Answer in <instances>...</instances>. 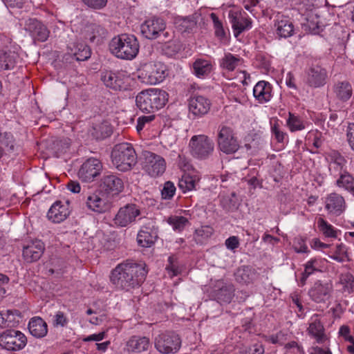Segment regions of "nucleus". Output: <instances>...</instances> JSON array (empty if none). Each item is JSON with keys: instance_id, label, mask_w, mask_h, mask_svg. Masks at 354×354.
<instances>
[{"instance_id": "obj_24", "label": "nucleus", "mask_w": 354, "mask_h": 354, "mask_svg": "<svg viewBox=\"0 0 354 354\" xmlns=\"http://www.w3.org/2000/svg\"><path fill=\"white\" fill-rule=\"evenodd\" d=\"M69 205L68 201H55L48 209L47 218L56 223L64 221L70 214Z\"/></svg>"}, {"instance_id": "obj_32", "label": "nucleus", "mask_w": 354, "mask_h": 354, "mask_svg": "<svg viewBox=\"0 0 354 354\" xmlns=\"http://www.w3.org/2000/svg\"><path fill=\"white\" fill-rule=\"evenodd\" d=\"M335 98L341 102H348L353 95V87L348 80L337 81L332 88Z\"/></svg>"}, {"instance_id": "obj_1", "label": "nucleus", "mask_w": 354, "mask_h": 354, "mask_svg": "<svg viewBox=\"0 0 354 354\" xmlns=\"http://www.w3.org/2000/svg\"><path fill=\"white\" fill-rule=\"evenodd\" d=\"M147 272L145 264L127 260L111 270L110 281L117 290L127 292L140 287L145 281Z\"/></svg>"}, {"instance_id": "obj_41", "label": "nucleus", "mask_w": 354, "mask_h": 354, "mask_svg": "<svg viewBox=\"0 0 354 354\" xmlns=\"http://www.w3.org/2000/svg\"><path fill=\"white\" fill-rule=\"evenodd\" d=\"M270 131L272 136L278 143L284 144L288 141V136L281 126V122L276 119L270 121Z\"/></svg>"}, {"instance_id": "obj_20", "label": "nucleus", "mask_w": 354, "mask_h": 354, "mask_svg": "<svg viewBox=\"0 0 354 354\" xmlns=\"http://www.w3.org/2000/svg\"><path fill=\"white\" fill-rule=\"evenodd\" d=\"M228 18L235 37H238L243 32L252 28L251 19L248 16H243L241 12L230 10Z\"/></svg>"}, {"instance_id": "obj_8", "label": "nucleus", "mask_w": 354, "mask_h": 354, "mask_svg": "<svg viewBox=\"0 0 354 354\" xmlns=\"http://www.w3.org/2000/svg\"><path fill=\"white\" fill-rule=\"evenodd\" d=\"M154 346L162 354L176 353L181 347V339L178 335L171 331L160 333L154 338Z\"/></svg>"}, {"instance_id": "obj_4", "label": "nucleus", "mask_w": 354, "mask_h": 354, "mask_svg": "<svg viewBox=\"0 0 354 354\" xmlns=\"http://www.w3.org/2000/svg\"><path fill=\"white\" fill-rule=\"evenodd\" d=\"M111 158L113 166L121 172L131 171L138 162L136 150L133 145L128 142L115 145Z\"/></svg>"}, {"instance_id": "obj_37", "label": "nucleus", "mask_w": 354, "mask_h": 354, "mask_svg": "<svg viewBox=\"0 0 354 354\" xmlns=\"http://www.w3.org/2000/svg\"><path fill=\"white\" fill-rule=\"evenodd\" d=\"M243 59L239 55L225 53L223 57L219 59V66L224 71L232 72L237 67L243 65Z\"/></svg>"}, {"instance_id": "obj_26", "label": "nucleus", "mask_w": 354, "mask_h": 354, "mask_svg": "<svg viewBox=\"0 0 354 354\" xmlns=\"http://www.w3.org/2000/svg\"><path fill=\"white\" fill-rule=\"evenodd\" d=\"M124 75L120 71L113 72L107 71L102 74V80L106 87L113 91H122L125 89Z\"/></svg>"}, {"instance_id": "obj_18", "label": "nucleus", "mask_w": 354, "mask_h": 354, "mask_svg": "<svg viewBox=\"0 0 354 354\" xmlns=\"http://www.w3.org/2000/svg\"><path fill=\"white\" fill-rule=\"evenodd\" d=\"M308 335L315 339L316 343L322 344L329 342V338L325 333V328L321 321L320 315L314 314L309 321V326L307 328Z\"/></svg>"}, {"instance_id": "obj_47", "label": "nucleus", "mask_w": 354, "mask_h": 354, "mask_svg": "<svg viewBox=\"0 0 354 354\" xmlns=\"http://www.w3.org/2000/svg\"><path fill=\"white\" fill-rule=\"evenodd\" d=\"M286 124L291 132L304 130L306 128L304 122L298 115L289 112Z\"/></svg>"}, {"instance_id": "obj_54", "label": "nucleus", "mask_w": 354, "mask_h": 354, "mask_svg": "<svg viewBox=\"0 0 354 354\" xmlns=\"http://www.w3.org/2000/svg\"><path fill=\"white\" fill-rule=\"evenodd\" d=\"M256 61L259 68L265 71H269L271 67L270 57L263 53H260L256 56Z\"/></svg>"}, {"instance_id": "obj_50", "label": "nucleus", "mask_w": 354, "mask_h": 354, "mask_svg": "<svg viewBox=\"0 0 354 354\" xmlns=\"http://www.w3.org/2000/svg\"><path fill=\"white\" fill-rule=\"evenodd\" d=\"M222 207L226 211H232L237 207L238 200L235 192H232L230 196H225L221 201Z\"/></svg>"}, {"instance_id": "obj_33", "label": "nucleus", "mask_w": 354, "mask_h": 354, "mask_svg": "<svg viewBox=\"0 0 354 354\" xmlns=\"http://www.w3.org/2000/svg\"><path fill=\"white\" fill-rule=\"evenodd\" d=\"M67 53L77 61H85L91 55L90 47L83 42H71L67 46Z\"/></svg>"}, {"instance_id": "obj_25", "label": "nucleus", "mask_w": 354, "mask_h": 354, "mask_svg": "<svg viewBox=\"0 0 354 354\" xmlns=\"http://www.w3.org/2000/svg\"><path fill=\"white\" fill-rule=\"evenodd\" d=\"M101 194V191L92 193L87 196L86 201L87 208L98 214L105 213L111 207V202L106 198L102 197Z\"/></svg>"}, {"instance_id": "obj_57", "label": "nucleus", "mask_w": 354, "mask_h": 354, "mask_svg": "<svg viewBox=\"0 0 354 354\" xmlns=\"http://www.w3.org/2000/svg\"><path fill=\"white\" fill-rule=\"evenodd\" d=\"M69 319L67 315L62 311H57L55 313L53 319V324L54 326H61L62 328L67 326Z\"/></svg>"}, {"instance_id": "obj_36", "label": "nucleus", "mask_w": 354, "mask_h": 354, "mask_svg": "<svg viewBox=\"0 0 354 354\" xmlns=\"http://www.w3.org/2000/svg\"><path fill=\"white\" fill-rule=\"evenodd\" d=\"M192 70L196 77L203 79L212 73L213 65L210 60L197 58L192 64Z\"/></svg>"}, {"instance_id": "obj_19", "label": "nucleus", "mask_w": 354, "mask_h": 354, "mask_svg": "<svg viewBox=\"0 0 354 354\" xmlns=\"http://www.w3.org/2000/svg\"><path fill=\"white\" fill-rule=\"evenodd\" d=\"M24 28L31 37L41 42L46 41L50 34L47 27L35 18H29L24 21Z\"/></svg>"}, {"instance_id": "obj_12", "label": "nucleus", "mask_w": 354, "mask_h": 354, "mask_svg": "<svg viewBox=\"0 0 354 354\" xmlns=\"http://www.w3.org/2000/svg\"><path fill=\"white\" fill-rule=\"evenodd\" d=\"M102 170V164L100 160L94 158H88L81 165L77 176L86 183L92 182L98 176Z\"/></svg>"}, {"instance_id": "obj_40", "label": "nucleus", "mask_w": 354, "mask_h": 354, "mask_svg": "<svg viewBox=\"0 0 354 354\" xmlns=\"http://www.w3.org/2000/svg\"><path fill=\"white\" fill-rule=\"evenodd\" d=\"M107 35V30L102 26L97 24H91L87 26L86 38L91 42L100 41V39L105 37Z\"/></svg>"}, {"instance_id": "obj_21", "label": "nucleus", "mask_w": 354, "mask_h": 354, "mask_svg": "<svg viewBox=\"0 0 354 354\" xmlns=\"http://www.w3.org/2000/svg\"><path fill=\"white\" fill-rule=\"evenodd\" d=\"M45 250V245L41 240L35 239L23 246L22 257L26 263L38 261Z\"/></svg>"}, {"instance_id": "obj_17", "label": "nucleus", "mask_w": 354, "mask_h": 354, "mask_svg": "<svg viewBox=\"0 0 354 354\" xmlns=\"http://www.w3.org/2000/svg\"><path fill=\"white\" fill-rule=\"evenodd\" d=\"M144 169L150 176H159L165 171V160L159 155L148 152L145 156Z\"/></svg>"}, {"instance_id": "obj_28", "label": "nucleus", "mask_w": 354, "mask_h": 354, "mask_svg": "<svg viewBox=\"0 0 354 354\" xmlns=\"http://www.w3.org/2000/svg\"><path fill=\"white\" fill-rule=\"evenodd\" d=\"M158 227L143 226L137 235V242L140 246L150 248L156 243L158 239Z\"/></svg>"}, {"instance_id": "obj_31", "label": "nucleus", "mask_w": 354, "mask_h": 354, "mask_svg": "<svg viewBox=\"0 0 354 354\" xmlns=\"http://www.w3.org/2000/svg\"><path fill=\"white\" fill-rule=\"evenodd\" d=\"M253 95L260 104L267 103L272 97V86L264 80L258 82L253 88Z\"/></svg>"}, {"instance_id": "obj_56", "label": "nucleus", "mask_w": 354, "mask_h": 354, "mask_svg": "<svg viewBox=\"0 0 354 354\" xmlns=\"http://www.w3.org/2000/svg\"><path fill=\"white\" fill-rule=\"evenodd\" d=\"M265 348L261 343H255L240 351V354H264Z\"/></svg>"}, {"instance_id": "obj_7", "label": "nucleus", "mask_w": 354, "mask_h": 354, "mask_svg": "<svg viewBox=\"0 0 354 354\" xmlns=\"http://www.w3.org/2000/svg\"><path fill=\"white\" fill-rule=\"evenodd\" d=\"M216 141L219 150L227 155L236 153L240 148L239 140L234 129L225 124L218 126Z\"/></svg>"}, {"instance_id": "obj_64", "label": "nucleus", "mask_w": 354, "mask_h": 354, "mask_svg": "<svg viewBox=\"0 0 354 354\" xmlns=\"http://www.w3.org/2000/svg\"><path fill=\"white\" fill-rule=\"evenodd\" d=\"M346 139L351 150L354 151V122L349 123L347 127Z\"/></svg>"}, {"instance_id": "obj_16", "label": "nucleus", "mask_w": 354, "mask_h": 354, "mask_svg": "<svg viewBox=\"0 0 354 354\" xmlns=\"http://www.w3.org/2000/svg\"><path fill=\"white\" fill-rule=\"evenodd\" d=\"M166 28L165 21L159 17L145 20L140 26L142 35L148 39H156L160 37L161 31Z\"/></svg>"}, {"instance_id": "obj_13", "label": "nucleus", "mask_w": 354, "mask_h": 354, "mask_svg": "<svg viewBox=\"0 0 354 354\" xmlns=\"http://www.w3.org/2000/svg\"><path fill=\"white\" fill-rule=\"evenodd\" d=\"M140 215V209L136 204L129 203L121 207L115 214L113 221L119 227H127Z\"/></svg>"}, {"instance_id": "obj_9", "label": "nucleus", "mask_w": 354, "mask_h": 354, "mask_svg": "<svg viewBox=\"0 0 354 354\" xmlns=\"http://www.w3.org/2000/svg\"><path fill=\"white\" fill-rule=\"evenodd\" d=\"M27 338L21 331L7 329L0 334V346L8 351H17L24 348Z\"/></svg>"}, {"instance_id": "obj_52", "label": "nucleus", "mask_w": 354, "mask_h": 354, "mask_svg": "<svg viewBox=\"0 0 354 354\" xmlns=\"http://www.w3.org/2000/svg\"><path fill=\"white\" fill-rule=\"evenodd\" d=\"M1 143L8 151L15 150V139L10 132L1 133Z\"/></svg>"}, {"instance_id": "obj_15", "label": "nucleus", "mask_w": 354, "mask_h": 354, "mask_svg": "<svg viewBox=\"0 0 354 354\" xmlns=\"http://www.w3.org/2000/svg\"><path fill=\"white\" fill-rule=\"evenodd\" d=\"M211 100L207 97L198 94L192 95L188 100V109L195 118H201L210 110Z\"/></svg>"}, {"instance_id": "obj_30", "label": "nucleus", "mask_w": 354, "mask_h": 354, "mask_svg": "<svg viewBox=\"0 0 354 354\" xmlns=\"http://www.w3.org/2000/svg\"><path fill=\"white\" fill-rule=\"evenodd\" d=\"M151 346L150 339L145 336L133 335L126 342L125 348L129 353H140Z\"/></svg>"}, {"instance_id": "obj_61", "label": "nucleus", "mask_w": 354, "mask_h": 354, "mask_svg": "<svg viewBox=\"0 0 354 354\" xmlns=\"http://www.w3.org/2000/svg\"><path fill=\"white\" fill-rule=\"evenodd\" d=\"M286 335H287L282 330H280L276 334L268 337L266 338V341L270 342L272 344H279L283 346L284 344V342L286 339Z\"/></svg>"}, {"instance_id": "obj_58", "label": "nucleus", "mask_w": 354, "mask_h": 354, "mask_svg": "<svg viewBox=\"0 0 354 354\" xmlns=\"http://www.w3.org/2000/svg\"><path fill=\"white\" fill-rule=\"evenodd\" d=\"M176 189V187L172 182H165L163 189L161 191L162 198L165 200L171 199L175 194Z\"/></svg>"}, {"instance_id": "obj_11", "label": "nucleus", "mask_w": 354, "mask_h": 354, "mask_svg": "<svg viewBox=\"0 0 354 354\" xmlns=\"http://www.w3.org/2000/svg\"><path fill=\"white\" fill-rule=\"evenodd\" d=\"M234 288L232 284H227L223 281H217L211 287L209 297L221 304H229L234 297Z\"/></svg>"}, {"instance_id": "obj_59", "label": "nucleus", "mask_w": 354, "mask_h": 354, "mask_svg": "<svg viewBox=\"0 0 354 354\" xmlns=\"http://www.w3.org/2000/svg\"><path fill=\"white\" fill-rule=\"evenodd\" d=\"M320 260L316 258L311 259L304 265V272L310 276L315 272L320 271L319 269Z\"/></svg>"}, {"instance_id": "obj_6", "label": "nucleus", "mask_w": 354, "mask_h": 354, "mask_svg": "<svg viewBox=\"0 0 354 354\" xmlns=\"http://www.w3.org/2000/svg\"><path fill=\"white\" fill-rule=\"evenodd\" d=\"M190 153L196 159L205 160L214 153L215 145L212 138L205 134L193 136L189 143Z\"/></svg>"}, {"instance_id": "obj_43", "label": "nucleus", "mask_w": 354, "mask_h": 354, "mask_svg": "<svg viewBox=\"0 0 354 354\" xmlns=\"http://www.w3.org/2000/svg\"><path fill=\"white\" fill-rule=\"evenodd\" d=\"M335 185L339 188L354 194V177L348 171L338 176Z\"/></svg>"}, {"instance_id": "obj_10", "label": "nucleus", "mask_w": 354, "mask_h": 354, "mask_svg": "<svg viewBox=\"0 0 354 354\" xmlns=\"http://www.w3.org/2000/svg\"><path fill=\"white\" fill-rule=\"evenodd\" d=\"M101 192L107 196H115L123 192L124 185L123 180L116 174L106 173L100 180Z\"/></svg>"}, {"instance_id": "obj_22", "label": "nucleus", "mask_w": 354, "mask_h": 354, "mask_svg": "<svg viewBox=\"0 0 354 354\" xmlns=\"http://www.w3.org/2000/svg\"><path fill=\"white\" fill-rule=\"evenodd\" d=\"M326 70L319 65L311 66L306 72V83L313 88L324 86L327 79Z\"/></svg>"}, {"instance_id": "obj_49", "label": "nucleus", "mask_w": 354, "mask_h": 354, "mask_svg": "<svg viewBox=\"0 0 354 354\" xmlns=\"http://www.w3.org/2000/svg\"><path fill=\"white\" fill-rule=\"evenodd\" d=\"M214 233V230L212 227L205 225L196 230L194 235L195 239L197 243H203L204 241L208 239Z\"/></svg>"}, {"instance_id": "obj_44", "label": "nucleus", "mask_w": 354, "mask_h": 354, "mask_svg": "<svg viewBox=\"0 0 354 354\" xmlns=\"http://www.w3.org/2000/svg\"><path fill=\"white\" fill-rule=\"evenodd\" d=\"M91 133L96 140H103L111 135L112 129L108 122H102L95 124Z\"/></svg>"}, {"instance_id": "obj_14", "label": "nucleus", "mask_w": 354, "mask_h": 354, "mask_svg": "<svg viewBox=\"0 0 354 354\" xmlns=\"http://www.w3.org/2000/svg\"><path fill=\"white\" fill-rule=\"evenodd\" d=\"M325 158L328 162V171L330 176L334 178H337L338 176L347 171V160L338 151H329L326 153Z\"/></svg>"}, {"instance_id": "obj_34", "label": "nucleus", "mask_w": 354, "mask_h": 354, "mask_svg": "<svg viewBox=\"0 0 354 354\" xmlns=\"http://www.w3.org/2000/svg\"><path fill=\"white\" fill-rule=\"evenodd\" d=\"M18 59L17 53L8 46L0 50V71L12 70Z\"/></svg>"}, {"instance_id": "obj_39", "label": "nucleus", "mask_w": 354, "mask_h": 354, "mask_svg": "<svg viewBox=\"0 0 354 354\" xmlns=\"http://www.w3.org/2000/svg\"><path fill=\"white\" fill-rule=\"evenodd\" d=\"M199 181L200 177L198 175L185 174L178 181V187L183 193H185L196 189Z\"/></svg>"}, {"instance_id": "obj_51", "label": "nucleus", "mask_w": 354, "mask_h": 354, "mask_svg": "<svg viewBox=\"0 0 354 354\" xmlns=\"http://www.w3.org/2000/svg\"><path fill=\"white\" fill-rule=\"evenodd\" d=\"M329 257L339 263L344 262L348 258L346 246L343 243L337 245L334 253Z\"/></svg>"}, {"instance_id": "obj_3", "label": "nucleus", "mask_w": 354, "mask_h": 354, "mask_svg": "<svg viewBox=\"0 0 354 354\" xmlns=\"http://www.w3.org/2000/svg\"><path fill=\"white\" fill-rule=\"evenodd\" d=\"M167 100L168 93L156 88L143 90L136 97L137 107L141 111L147 113H153L162 109Z\"/></svg>"}, {"instance_id": "obj_46", "label": "nucleus", "mask_w": 354, "mask_h": 354, "mask_svg": "<svg viewBox=\"0 0 354 354\" xmlns=\"http://www.w3.org/2000/svg\"><path fill=\"white\" fill-rule=\"evenodd\" d=\"M167 223L175 232H181L189 224V220L183 216H171L167 218Z\"/></svg>"}, {"instance_id": "obj_63", "label": "nucleus", "mask_w": 354, "mask_h": 354, "mask_svg": "<svg viewBox=\"0 0 354 354\" xmlns=\"http://www.w3.org/2000/svg\"><path fill=\"white\" fill-rule=\"evenodd\" d=\"M88 8L94 10H100L106 6L108 0H82Z\"/></svg>"}, {"instance_id": "obj_48", "label": "nucleus", "mask_w": 354, "mask_h": 354, "mask_svg": "<svg viewBox=\"0 0 354 354\" xmlns=\"http://www.w3.org/2000/svg\"><path fill=\"white\" fill-rule=\"evenodd\" d=\"M182 48L180 42L176 39L164 44L162 50L168 57H172L178 53Z\"/></svg>"}, {"instance_id": "obj_5", "label": "nucleus", "mask_w": 354, "mask_h": 354, "mask_svg": "<svg viewBox=\"0 0 354 354\" xmlns=\"http://www.w3.org/2000/svg\"><path fill=\"white\" fill-rule=\"evenodd\" d=\"M167 66L160 62H149L138 69V79L144 84L155 85L162 82L167 76Z\"/></svg>"}, {"instance_id": "obj_45", "label": "nucleus", "mask_w": 354, "mask_h": 354, "mask_svg": "<svg viewBox=\"0 0 354 354\" xmlns=\"http://www.w3.org/2000/svg\"><path fill=\"white\" fill-rule=\"evenodd\" d=\"M317 227L319 230L325 237L336 239L338 234L341 233L339 230L335 228L331 224L322 218L317 220Z\"/></svg>"}, {"instance_id": "obj_62", "label": "nucleus", "mask_w": 354, "mask_h": 354, "mask_svg": "<svg viewBox=\"0 0 354 354\" xmlns=\"http://www.w3.org/2000/svg\"><path fill=\"white\" fill-rule=\"evenodd\" d=\"M149 115H142L138 117L137 120L136 129L138 132L141 131L146 124H150L155 119V115L151 114Z\"/></svg>"}, {"instance_id": "obj_27", "label": "nucleus", "mask_w": 354, "mask_h": 354, "mask_svg": "<svg viewBox=\"0 0 354 354\" xmlns=\"http://www.w3.org/2000/svg\"><path fill=\"white\" fill-rule=\"evenodd\" d=\"M346 208V203L344 197L333 192L327 195L325 198V209L330 214L339 216Z\"/></svg>"}, {"instance_id": "obj_55", "label": "nucleus", "mask_w": 354, "mask_h": 354, "mask_svg": "<svg viewBox=\"0 0 354 354\" xmlns=\"http://www.w3.org/2000/svg\"><path fill=\"white\" fill-rule=\"evenodd\" d=\"M341 283L344 286L345 291L351 292L354 289V277L352 274L347 272L340 277Z\"/></svg>"}, {"instance_id": "obj_2", "label": "nucleus", "mask_w": 354, "mask_h": 354, "mask_svg": "<svg viewBox=\"0 0 354 354\" xmlns=\"http://www.w3.org/2000/svg\"><path fill=\"white\" fill-rule=\"evenodd\" d=\"M109 50L119 59L132 60L139 53L140 44L135 35L120 34L112 38L109 43Z\"/></svg>"}, {"instance_id": "obj_35", "label": "nucleus", "mask_w": 354, "mask_h": 354, "mask_svg": "<svg viewBox=\"0 0 354 354\" xmlns=\"http://www.w3.org/2000/svg\"><path fill=\"white\" fill-rule=\"evenodd\" d=\"M21 319L18 310H7L0 312V328H13L18 326Z\"/></svg>"}, {"instance_id": "obj_38", "label": "nucleus", "mask_w": 354, "mask_h": 354, "mask_svg": "<svg viewBox=\"0 0 354 354\" xmlns=\"http://www.w3.org/2000/svg\"><path fill=\"white\" fill-rule=\"evenodd\" d=\"M30 334L36 338H42L47 335L48 325L46 322L39 317H34L30 319L28 326Z\"/></svg>"}, {"instance_id": "obj_29", "label": "nucleus", "mask_w": 354, "mask_h": 354, "mask_svg": "<svg viewBox=\"0 0 354 354\" xmlns=\"http://www.w3.org/2000/svg\"><path fill=\"white\" fill-rule=\"evenodd\" d=\"M234 276L236 282L248 286L257 280L259 273L250 266H241L236 270Z\"/></svg>"}, {"instance_id": "obj_42", "label": "nucleus", "mask_w": 354, "mask_h": 354, "mask_svg": "<svg viewBox=\"0 0 354 354\" xmlns=\"http://www.w3.org/2000/svg\"><path fill=\"white\" fill-rule=\"evenodd\" d=\"M276 32L279 37L287 38L293 35L294 26L287 18L282 19L275 23Z\"/></svg>"}, {"instance_id": "obj_53", "label": "nucleus", "mask_w": 354, "mask_h": 354, "mask_svg": "<svg viewBox=\"0 0 354 354\" xmlns=\"http://www.w3.org/2000/svg\"><path fill=\"white\" fill-rule=\"evenodd\" d=\"M210 16L214 23L216 37L219 39H223L225 37V32L223 28L222 22L219 20L216 14L212 13Z\"/></svg>"}, {"instance_id": "obj_23", "label": "nucleus", "mask_w": 354, "mask_h": 354, "mask_svg": "<svg viewBox=\"0 0 354 354\" xmlns=\"http://www.w3.org/2000/svg\"><path fill=\"white\" fill-rule=\"evenodd\" d=\"M332 290L333 284L330 282L317 281L309 290L308 295L316 303H324L329 298Z\"/></svg>"}, {"instance_id": "obj_60", "label": "nucleus", "mask_w": 354, "mask_h": 354, "mask_svg": "<svg viewBox=\"0 0 354 354\" xmlns=\"http://www.w3.org/2000/svg\"><path fill=\"white\" fill-rule=\"evenodd\" d=\"M177 259L174 256H170L168 258V264L166 266V270L172 276H177L180 273V269L176 264Z\"/></svg>"}]
</instances>
